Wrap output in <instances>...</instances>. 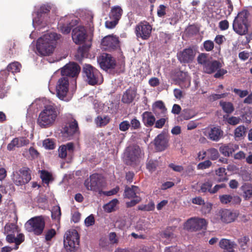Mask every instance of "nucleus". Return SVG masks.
Listing matches in <instances>:
<instances>
[{
  "label": "nucleus",
  "mask_w": 252,
  "mask_h": 252,
  "mask_svg": "<svg viewBox=\"0 0 252 252\" xmlns=\"http://www.w3.org/2000/svg\"><path fill=\"white\" fill-rule=\"evenodd\" d=\"M101 44L105 50L110 51L120 47L119 37L116 36H106L102 39Z\"/></svg>",
  "instance_id": "dca6fc26"
},
{
  "label": "nucleus",
  "mask_w": 252,
  "mask_h": 252,
  "mask_svg": "<svg viewBox=\"0 0 252 252\" xmlns=\"http://www.w3.org/2000/svg\"><path fill=\"white\" fill-rule=\"evenodd\" d=\"M79 131V127L77 121L75 119L73 121L67 123L62 127L61 133L63 137L67 140L71 139L73 136Z\"/></svg>",
  "instance_id": "4468645a"
},
{
  "label": "nucleus",
  "mask_w": 252,
  "mask_h": 252,
  "mask_svg": "<svg viewBox=\"0 0 252 252\" xmlns=\"http://www.w3.org/2000/svg\"><path fill=\"white\" fill-rule=\"evenodd\" d=\"M154 143L156 149L158 151L164 150L168 146V141L163 133H160L155 138Z\"/></svg>",
  "instance_id": "bb28decb"
},
{
  "label": "nucleus",
  "mask_w": 252,
  "mask_h": 252,
  "mask_svg": "<svg viewBox=\"0 0 252 252\" xmlns=\"http://www.w3.org/2000/svg\"><path fill=\"white\" fill-rule=\"evenodd\" d=\"M239 146L236 144H228L223 145L220 147V152L225 157H229L234 151L238 149Z\"/></svg>",
  "instance_id": "7c9ffc66"
},
{
  "label": "nucleus",
  "mask_w": 252,
  "mask_h": 252,
  "mask_svg": "<svg viewBox=\"0 0 252 252\" xmlns=\"http://www.w3.org/2000/svg\"><path fill=\"white\" fill-rule=\"evenodd\" d=\"M61 35L55 32L45 34L38 39L36 49L41 56H49L51 54L56 47V41Z\"/></svg>",
  "instance_id": "f03ea898"
},
{
  "label": "nucleus",
  "mask_w": 252,
  "mask_h": 252,
  "mask_svg": "<svg viewBox=\"0 0 252 252\" xmlns=\"http://www.w3.org/2000/svg\"><path fill=\"white\" fill-rule=\"evenodd\" d=\"M80 69V66L77 63H69L62 69L61 74L62 76L75 77L78 75Z\"/></svg>",
  "instance_id": "a211bd4d"
},
{
  "label": "nucleus",
  "mask_w": 252,
  "mask_h": 252,
  "mask_svg": "<svg viewBox=\"0 0 252 252\" xmlns=\"http://www.w3.org/2000/svg\"><path fill=\"white\" fill-rule=\"evenodd\" d=\"M152 26L146 21H142L136 25L135 33L138 38L143 40L148 39L150 36L152 32Z\"/></svg>",
  "instance_id": "ddd939ff"
},
{
  "label": "nucleus",
  "mask_w": 252,
  "mask_h": 252,
  "mask_svg": "<svg viewBox=\"0 0 252 252\" xmlns=\"http://www.w3.org/2000/svg\"><path fill=\"white\" fill-rule=\"evenodd\" d=\"M179 60L181 63L189 62V48H186L178 54Z\"/></svg>",
  "instance_id": "58836bf2"
},
{
  "label": "nucleus",
  "mask_w": 252,
  "mask_h": 252,
  "mask_svg": "<svg viewBox=\"0 0 252 252\" xmlns=\"http://www.w3.org/2000/svg\"><path fill=\"white\" fill-rule=\"evenodd\" d=\"M29 143L28 139L24 137L15 138L7 145V150L11 151L15 149V147H21Z\"/></svg>",
  "instance_id": "a878e982"
},
{
  "label": "nucleus",
  "mask_w": 252,
  "mask_h": 252,
  "mask_svg": "<svg viewBox=\"0 0 252 252\" xmlns=\"http://www.w3.org/2000/svg\"><path fill=\"white\" fill-rule=\"evenodd\" d=\"M220 105L226 113H231L234 110L233 104L229 102L220 101Z\"/></svg>",
  "instance_id": "37998d69"
},
{
  "label": "nucleus",
  "mask_w": 252,
  "mask_h": 252,
  "mask_svg": "<svg viewBox=\"0 0 252 252\" xmlns=\"http://www.w3.org/2000/svg\"><path fill=\"white\" fill-rule=\"evenodd\" d=\"M211 59L208 57V55L205 53L199 54L197 57L198 63L202 64L203 67L211 61Z\"/></svg>",
  "instance_id": "a18cd8bd"
},
{
  "label": "nucleus",
  "mask_w": 252,
  "mask_h": 252,
  "mask_svg": "<svg viewBox=\"0 0 252 252\" xmlns=\"http://www.w3.org/2000/svg\"><path fill=\"white\" fill-rule=\"evenodd\" d=\"M110 118L107 115H99L94 119V123L98 127L106 126L110 121Z\"/></svg>",
  "instance_id": "f704fd0d"
},
{
  "label": "nucleus",
  "mask_w": 252,
  "mask_h": 252,
  "mask_svg": "<svg viewBox=\"0 0 252 252\" xmlns=\"http://www.w3.org/2000/svg\"><path fill=\"white\" fill-rule=\"evenodd\" d=\"M158 165V161L157 160L149 159L146 162V168L150 172L155 171Z\"/></svg>",
  "instance_id": "79ce46f5"
},
{
  "label": "nucleus",
  "mask_w": 252,
  "mask_h": 252,
  "mask_svg": "<svg viewBox=\"0 0 252 252\" xmlns=\"http://www.w3.org/2000/svg\"><path fill=\"white\" fill-rule=\"evenodd\" d=\"M136 91L133 89H127L123 94L122 101L125 103H131L136 96Z\"/></svg>",
  "instance_id": "72a5a7b5"
},
{
  "label": "nucleus",
  "mask_w": 252,
  "mask_h": 252,
  "mask_svg": "<svg viewBox=\"0 0 252 252\" xmlns=\"http://www.w3.org/2000/svg\"><path fill=\"white\" fill-rule=\"evenodd\" d=\"M31 170L28 167H23L13 172L11 175L12 182L17 186H23L31 180Z\"/></svg>",
  "instance_id": "6e6552de"
},
{
  "label": "nucleus",
  "mask_w": 252,
  "mask_h": 252,
  "mask_svg": "<svg viewBox=\"0 0 252 252\" xmlns=\"http://www.w3.org/2000/svg\"><path fill=\"white\" fill-rule=\"evenodd\" d=\"M173 229L172 227H167L166 229L163 232V236L166 238H169L172 237L173 235Z\"/></svg>",
  "instance_id": "0e129e2a"
},
{
  "label": "nucleus",
  "mask_w": 252,
  "mask_h": 252,
  "mask_svg": "<svg viewBox=\"0 0 252 252\" xmlns=\"http://www.w3.org/2000/svg\"><path fill=\"white\" fill-rule=\"evenodd\" d=\"M90 47L91 44H85L79 47L75 55L76 60L81 62L84 58H87Z\"/></svg>",
  "instance_id": "2f4dec72"
},
{
  "label": "nucleus",
  "mask_w": 252,
  "mask_h": 252,
  "mask_svg": "<svg viewBox=\"0 0 252 252\" xmlns=\"http://www.w3.org/2000/svg\"><path fill=\"white\" fill-rule=\"evenodd\" d=\"M158 110H159L160 114L162 115L167 114V109L161 100L156 101L152 105V110L154 114H158Z\"/></svg>",
  "instance_id": "473e14b6"
},
{
  "label": "nucleus",
  "mask_w": 252,
  "mask_h": 252,
  "mask_svg": "<svg viewBox=\"0 0 252 252\" xmlns=\"http://www.w3.org/2000/svg\"><path fill=\"white\" fill-rule=\"evenodd\" d=\"M119 201L117 199H114L103 206L104 211L107 213H111L115 210V207Z\"/></svg>",
  "instance_id": "e433bc0d"
},
{
  "label": "nucleus",
  "mask_w": 252,
  "mask_h": 252,
  "mask_svg": "<svg viewBox=\"0 0 252 252\" xmlns=\"http://www.w3.org/2000/svg\"><path fill=\"white\" fill-rule=\"evenodd\" d=\"M239 213L236 211L228 209L220 210L212 218L214 223H218L220 221L223 223H231L234 221L238 217Z\"/></svg>",
  "instance_id": "1a4fd4ad"
},
{
  "label": "nucleus",
  "mask_w": 252,
  "mask_h": 252,
  "mask_svg": "<svg viewBox=\"0 0 252 252\" xmlns=\"http://www.w3.org/2000/svg\"><path fill=\"white\" fill-rule=\"evenodd\" d=\"M61 210L59 206L53 207L51 212V217L53 220H60L61 216Z\"/></svg>",
  "instance_id": "de8ad7c7"
},
{
  "label": "nucleus",
  "mask_w": 252,
  "mask_h": 252,
  "mask_svg": "<svg viewBox=\"0 0 252 252\" xmlns=\"http://www.w3.org/2000/svg\"><path fill=\"white\" fill-rule=\"evenodd\" d=\"M60 113V107L53 102L44 105L37 119V124L41 128L53 126Z\"/></svg>",
  "instance_id": "f257e3e1"
},
{
  "label": "nucleus",
  "mask_w": 252,
  "mask_h": 252,
  "mask_svg": "<svg viewBox=\"0 0 252 252\" xmlns=\"http://www.w3.org/2000/svg\"><path fill=\"white\" fill-rule=\"evenodd\" d=\"M168 115L165 117H160L159 119L156 120V123L154 125V127L157 128H162L164 126L165 123L168 122Z\"/></svg>",
  "instance_id": "49530a36"
},
{
  "label": "nucleus",
  "mask_w": 252,
  "mask_h": 252,
  "mask_svg": "<svg viewBox=\"0 0 252 252\" xmlns=\"http://www.w3.org/2000/svg\"><path fill=\"white\" fill-rule=\"evenodd\" d=\"M45 226L44 217L42 216L33 217L25 223V227L27 231L32 232L39 236L42 234Z\"/></svg>",
  "instance_id": "423d86ee"
},
{
  "label": "nucleus",
  "mask_w": 252,
  "mask_h": 252,
  "mask_svg": "<svg viewBox=\"0 0 252 252\" xmlns=\"http://www.w3.org/2000/svg\"><path fill=\"white\" fill-rule=\"evenodd\" d=\"M140 189L137 186L132 185L130 187L126 186L125 187L124 196L125 198L130 199L139 197L136 194L139 193Z\"/></svg>",
  "instance_id": "c756f323"
},
{
  "label": "nucleus",
  "mask_w": 252,
  "mask_h": 252,
  "mask_svg": "<svg viewBox=\"0 0 252 252\" xmlns=\"http://www.w3.org/2000/svg\"><path fill=\"white\" fill-rule=\"evenodd\" d=\"M69 81L66 77H63L58 80L56 86L57 94L58 97L63 99L68 91Z\"/></svg>",
  "instance_id": "f3484780"
},
{
  "label": "nucleus",
  "mask_w": 252,
  "mask_h": 252,
  "mask_svg": "<svg viewBox=\"0 0 252 252\" xmlns=\"http://www.w3.org/2000/svg\"><path fill=\"white\" fill-rule=\"evenodd\" d=\"M84 77L89 85H94L97 84L99 78L101 76L99 71L90 64H85L83 67Z\"/></svg>",
  "instance_id": "9d476101"
},
{
  "label": "nucleus",
  "mask_w": 252,
  "mask_h": 252,
  "mask_svg": "<svg viewBox=\"0 0 252 252\" xmlns=\"http://www.w3.org/2000/svg\"><path fill=\"white\" fill-rule=\"evenodd\" d=\"M130 127V124L127 121L121 122L119 125V129L122 131H125L128 129Z\"/></svg>",
  "instance_id": "680f3d73"
},
{
  "label": "nucleus",
  "mask_w": 252,
  "mask_h": 252,
  "mask_svg": "<svg viewBox=\"0 0 252 252\" xmlns=\"http://www.w3.org/2000/svg\"><path fill=\"white\" fill-rule=\"evenodd\" d=\"M207 222L202 218H193L190 219V230L197 231L206 228Z\"/></svg>",
  "instance_id": "5701e85b"
},
{
  "label": "nucleus",
  "mask_w": 252,
  "mask_h": 252,
  "mask_svg": "<svg viewBox=\"0 0 252 252\" xmlns=\"http://www.w3.org/2000/svg\"><path fill=\"white\" fill-rule=\"evenodd\" d=\"M59 29L61 32L63 34H68L69 33L73 27V25L71 24V23H69L68 24H67L66 25L65 24H62L61 23H59Z\"/></svg>",
  "instance_id": "09e8293b"
},
{
  "label": "nucleus",
  "mask_w": 252,
  "mask_h": 252,
  "mask_svg": "<svg viewBox=\"0 0 252 252\" xmlns=\"http://www.w3.org/2000/svg\"><path fill=\"white\" fill-rule=\"evenodd\" d=\"M119 190L120 188L118 186H117L109 191H103V194L106 196H111L116 194L119 191Z\"/></svg>",
  "instance_id": "338daca9"
},
{
  "label": "nucleus",
  "mask_w": 252,
  "mask_h": 252,
  "mask_svg": "<svg viewBox=\"0 0 252 252\" xmlns=\"http://www.w3.org/2000/svg\"><path fill=\"white\" fill-rule=\"evenodd\" d=\"M248 13L246 10H243L237 14L233 23V30L238 34L243 35L246 34L248 31Z\"/></svg>",
  "instance_id": "39448f33"
},
{
  "label": "nucleus",
  "mask_w": 252,
  "mask_h": 252,
  "mask_svg": "<svg viewBox=\"0 0 252 252\" xmlns=\"http://www.w3.org/2000/svg\"><path fill=\"white\" fill-rule=\"evenodd\" d=\"M246 128L244 126H239L237 127L234 132V138L236 140L239 141L242 139L245 136Z\"/></svg>",
  "instance_id": "c9c22d12"
},
{
  "label": "nucleus",
  "mask_w": 252,
  "mask_h": 252,
  "mask_svg": "<svg viewBox=\"0 0 252 252\" xmlns=\"http://www.w3.org/2000/svg\"><path fill=\"white\" fill-rule=\"evenodd\" d=\"M233 92L241 98L244 97L248 94V92L247 91L241 90L237 89H234L233 90Z\"/></svg>",
  "instance_id": "774afa93"
},
{
  "label": "nucleus",
  "mask_w": 252,
  "mask_h": 252,
  "mask_svg": "<svg viewBox=\"0 0 252 252\" xmlns=\"http://www.w3.org/2000/svg\"><path fill=\"white\" fill-rule=\"evenodd\" d=\"M84 185L88 190L100 192L102 187L100 175L97 173L91 175L85 180Z\"/></svg>",
  "instance_id": "f8f14e48"
},
{
  "label": "nucleus",
  "mask_w": 252,
  "mask_h": 252,
  "mask_svg": "<svg viewBox=\"0 0 252 252\" xmlns=\"http://www.w3.org/2000/svg\"><path fill=\"white\" fill-rule=\"evenodd\" d=\"M210 158L212 160L217 159L219 157V154L218 150L215 148H211L208 151Z\"/></svg>",
  "instance_id": "864d4df0"
},
{
  "label": "nucleus",
  "mask_w": 252,
  "mask_h": 252,
  "mask_svg": "<svg viewBox=\"0 0 252 252\" xmlns=\"http://www.w3.org/2000/svg\"><path fill=\"white\" fill-rule=\"evenodd\" d=\"M216 175L219 182H223L227 180L226 173L224 168L220 167L216 170Z\"/></svg>",
  "instance_id": "4c0bfd02"
},
{
  "label": "nucleus",
  "mask_w": 252,
  "mask_h": 252,
  "mask_svg": "<svg viewBox=\"0 0 252 252\" xmlns=\"http://www.w3.org/2000/svg\"><path fill=\"white\" fill-rule=\"evenodd\" d=\"M221 67V64L220 62L215 60H211L204 67L203 70L204 72L208 74H211L217 71Z\"/></svg>",
  "instance_id": "c85d7f7f"
},
{
  "label": "nucleus",
  "mask_w": 252,
  "mask_h": 252,
  "mask_svg": "<svg viewBox=\"0 0 252 252\" xmlns=\"http://www.w3.org/2000/svg\"><path fill=\"white\" fill-rule=\"evenodd\" d=\"M95 222L94 218L93 215L87 217L85 220V223L86 226H90L94 225Z\"/></svg>",
  "instance_id": "e2e57ef3"
},
{
  "label": "nucleus",
  "mask_w": 252,
  "mask_h": 252,
  "mask_svg": "<svg viewBox=\"0 0 252 252\" xmlns=\"http://www.w3.org/2000/svg\"><path fill=\"white\" fill-rule=\"evenodd\" d=\"M202 212L204 214H207L210 212L211 209L212 205L211 203L207 202L205 203L204 202V204H202Z\"/></svg>",
  "instance_id": "13d9d810"
},
{
  "label": "nucleus",
  "mask_w": 252,
  "mask_h": 252,
  "mask_svg": "<svg viewBox=\"0 0 252 252\" xmlns=\"http://www.w3.org/2000/svg\"><path fill=\"white\" fill-rule=\"evenodd\" d=\"M74 150V144L69 142L65 145L60 146L58 149L59 157L63 159L65 158L67 155L69 156L73 153Z\"/></svg>",
  "instance_id": "393cba45"
},
{
  "label": "nucleus",
  "mask_w": 252,
  "mask_h": 252,
  "mask_svg": "<svg viewBox=\"0 0 252 252\" xmlns=\"http://www.w3.org/2000/svg\"><path fill=\"white\" fill-rule=\"evenodd\" d=\"M204 133L209 139L215 141H219L223 134L219 126L207 127L204 129Z\"/></svg>",
  "instance_id": "aec40b11"
},
{
  "label": "nucleus",
  "mask_w": 252,
  "mask_h": 252,
  "mask_svg": "<svg viewBox=\"0 0 252 252\" xmlns=\"http://www.w3.org/2000/svg\"><path fill=\"white\" fill-rule=\"evenodd\" d=\"M142 122L147 127H152L156 123V116L153 112L145 111L142 114Z\"/></svg>",
  "instance_id": "cd10ccee"
},
{
  "label": "nucleus",
  "mask_w": 252,
  "mask_h": 252,
  "mask_svg": "<svg viewBox=\"0 0 252 252\" xmlns=\"http://www.w3.org/2000/svg\"><path fill=\"white\" fill-rule=\"evenodd\" d=\"M79 235L75 230L67 231L64 235L63 244L67 252H75L79 244Z\"/></svg>",
  "instance_id": "0eeeda50"
},
{
  "label": "nucleus",
  "mask_w": 252,
  "mask_h": 252,
  "mask_svg": "<svg viewBox=\"0 0 252 252\" xmlns=\"http://www.w3.org/2000/svg\"><path fill=\"white\" fill-rule=\"evenodd\" d=\"M135 198V199L131 200V201L126 203V206L127 208L133 207L141 201V199L140 197H137Z\"/></svg>",
  "instance_id": "69168bd1"
},
{
  "label": "nucleus",
  "mask_w": 252,
  "mask_h": 252,
  "mask_svg": "<svg viewBox=\"0 0 252 252\" xmlns=\"http://www.w3.org/2000/svg\"><path fill=\"white\" fill-rule=\"evenodd\" d=\"M4 234H7L6 241L8 243H15L13 249H18L19 246L25 241V235L23 233H18L15 236V233L19 232L18 226L14 223H7L4 227Z\"/></svg>",
  "instance_id": "7ed1b4c3"
},
{
  "label": "nucleus",
  "mask_w": 252,
  "mask_h": 252,
  "mask_svg": "<svg viewBox=\"0 0 252 252\" xmlns=\"http://www.w3.org/2000/svg\"><path fill=\"white\" fill-rule=\"evenodd\" d=\"M212 164V162L210 160H205L203 162L199 163L197 165L199 169H204L209 168Z\"/></svg>",
  "instance_id": "052dcab7"
},
{
  "label": "nucleus",
  "mask_w": 252,
  "mask_h": 252,
  "mask_svg": "<svg viewBox=\"0 0 252 252\" xmlns=\"http://www.w3.org/2000/svg\"><path fill=\"white\" fill-rule=\"evenodd\" d=\"M87 36V31L83 26H78L73 29L72 38L76 44L83 43Z\"/></svg>",
  "instance_id": "6ab92c4d"
},
{
  "label": "nucleus",
  "mask_w": 252,
  "mask_h": 252,
  "mask_svg": "<svg viewBox=\"0 0 252 252\" xmlns=\"http://www.w3.org/2000/svg\"><path fill=\"white\" fill-rule=\"evenodd\" d=\"M56 231L53 229L51 228L48 230L45 234V239L46 241H49L56 235Z\"/></svg>",
  "instance_id": "603ef678"
},
{
  "label": "nucleus",
  "mask_w": 252,
  "mask_h": 252,
  "mask_svg": "<svg viewBox=\"0 0 252 252\" xmlns=\"http://www.w3.org/2000/svg\"><path fill=\"white\" fill-rule=\"evenodd\" d=\"M144 155V152L138 145L136 144L130 145L126 149V163L128 165L136 166L139 164Z\"/></svg>",
  "instance_id": "20e7f679"
},
{
  "label": "nucleus",
  "mask_w": 252,
  "mask_h": 252,
  "mask_svg": "<svg viewBox=\"0 0 252 252\" xmlns=\"http://www.w3.org/2000/svg\"><path fill=\"white\" fill-rule=\"evenodd\" d=\"M241 120V119L239 117L231 116L228 117L226 121L229 125L235 126L239 124Z\"/></svg>",
  "instance_id": "3c124183"
},
{
  "label": "nucleus",
  "mask_w": 252,
  "mask_h": 252,
  "mask_svg": "<svg viewBox=\"0 0 252 252\" xmlns=\"http://www.w3.org/2000/svg\"><path fill=\"white\" fill-rule=\"evenodd\" d=\"M100 67L103 69L114 68L116 64L115 61L110 55L104 54L98 59Z\"/></svg>",
  "instance_id": "412c9836"
},
{
  "label": "nucleus",
  "mask_w": 252,
  "mask_h": 252,
  "mask_svg": "<svg viewBox=\"0 0 252 252\" xmlns=\"http://www.w3.org/2000/svg\"><path fill=\"white\" fill-rule=\"evenodd\" d=\"M43 145L45 149L53 150L55 148V143L51 139H46L43 142Z\"/></svg>",
  "instance_id": "8fccbe9b"
},
{
  "label": "nucleus",
  "mask_w": 252,
  "mask_h": 252,
  "mask_svg": "<svg viewBox=\"0 0 252 252\" xmlns=\"http://www.w3.org/2000/svg\"><path fill=\"white\" fill-rule=\"evenodd\" d=\"M212 184L211 181H207L204 183L201 187V190L205 192L206 191H209L210 193V190L212 189Z\"/></svg>",
  "instance_id": "5fc2aeb1"
},
{
  "label": "nucleus",
  "mask_w": 252,
  "mask_h": 252,
  "mask_svg": "<svg viewBox=\"0 0 252 252\" xmlns=\"http://www.w3.org/2000/svg\"><path fill=\"white\" fill-rule=\"evenodd\" d=\"M237 246L235 242L226 238H222L219 241V247L223 252H234Z\"/></svg>",
  "instance_id": "4be33fe9"
},
{
  "label": "nucleus",
  "mask_w": 252,
  "mask_h": 252,
  "mask_svg": "<svg viewBox=\"0 0 252 252\" xmlns=\"http://www.w3.org/2000/svg\"><path fill=\"white\" fill-rule=\"evenodd\" d=\"M220 202L223 204L235 205L239 204L241 199L237 195L231 194H222L219 196Z\"/></svg>",
  "instance_id": "b1692460"
},
{
  "label": "nucleus",
  "mask_w": 252,
  "mask_h": 252,
  "mask_svg": "<svg viewBox=\"0 0 252 252\" xmlns=\"http://www.w3.org/2000/svg\"><path fill=\"white\" fill-rule=\"evenodd\" d=\"M51 9V7L48 4L42 5L37 12V17L33 19V23L38 25L46 24L49 18L47 15Z\"/></svg>",
  "instance_id": "2eb2a0df"
},
{
  "label": "nucleus",
  "mask_w": 252,
  "mask_h": 252,
  "mask_svg": "<svg viewBox=\"0 0 252 252\" xmlns=\"http://www.w3.org/2000/svg\"><path fill=\"white\" fill-rule=\"evenodd\" d=\"M130 124V126L134 129H137L141 127V124L140 121L136 118L132 119Z\"/></svg>",
  "instance_id": "6e6d98bb"
},
{
  "label": "nucleus",
  "mask_w": 252,
  "mask_h": 252,
  "mask_svg": "<svg viewBox=\"0 0 252 252\" xmlns=\"http://www.w3.org/2000/svg\"><path fill=\"white\" fill-rule=\"evenodd\" d=\"M123 10L121 6L116 5L112 7L109 14V17L111 21H106L105 26L108 29L114 28L121 18Z\"/></svg>",
  "instance_id": "9b49d317"
},
{
  "label": "nucleus",
  "mask_w": 252,
  "mask_h": 252,
  "mask_svg": "<svg viewBox=\"0 0 252 252\" xmlns=\"http://www.w3.org/2000/svg\"><path fill=\"white\" fill-rule=\"evenodd\" d=\"M244 197L246 199H249L252 196V186L250 184H245L242 186Z\"/></svg>",
  "instance_id": "a19ab883"
},
{
  "label": "nucleus",
  "mask_w": 252,
  "mask_h": 252,
  "mask_svg": "<svg viewBox=\"0 0 252 252\" xmlns=\"http://www.w3.org/2000/svg\"><path fill=\"white\" fill-rule=\"evenodd\" d=\"M21 65L17 62L9 64L7 67V70L13 73L19 72L20 71Z\"/></svg>",
  "instance_id": "ea45409f"
},
{
  "label": "nucleus",
  "mask_w": 252,
  "mask_h": 252,
  "mask_svg": "<svg viewBox=\"0 0 252 252\" xmlns=\"http://www.w3.org/2000/svg\"><path fill=\"white\" fill-rule=\"evenodd\" d=\"M166 6L164 5H160L157 10V15L159 17H162L166 14Z\"/></svg>",
  "instance_id": "bf43d9fd"
},
{
  "label": "nucleus",
  "mask_w": 252,
  "mask_h": 252,
  "mask_svg": "<svg viewBox=\"0 0 252 252\" xmlns=\"http://www.w3.org/2000/svg\"><path fill=\"white\" fill-rule=\"evenodd\" d=\"M204 48L206 51H212L214 47V44L213 41L208 40L204 41L203 43Z\"/></svg>",
  "instance_id": "4d7b16f0"
},
{
  "label": "nucleus",
  "mask_w": 252,
  "mask_h": 252,
  "mask_svg": "<svg viewBox=\"0 0 252 252\" xmlns=\"http://www.w3.org/2000/svg\"><path fill=\"white\" fill-rule=\"evenodd\" d=\"M40 178L42 181L45 184H48L49 182L52 179V174L48 171L42 170L40 171Z\"/></svg>",
  "instance_id": "c03bdc74"
}]
</instances>
